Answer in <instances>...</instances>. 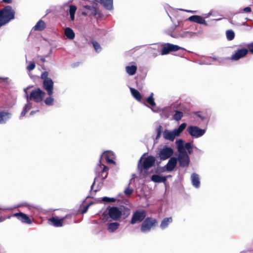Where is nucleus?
Returning a JSON list of instances; mask_svg holds the SVG:
<instances>
[{"label":"nucleus","mask_w":253,"mask_h":253,"mask_svg":"<svg viewBox=\"0 0 253 253\" xmlns=\"http://www.w3.org/2000/svg\"><path fill=\"white\" fill-rule=\"evenodd\" d=\"M241 253H253V251H245L241 252Z\"/></svg>","instance_id":"obj_51"},{"label":"nucleus","mask_w":253,"mask_h":253,"mask_svg":"<svg viewBox=\"0 0 253 253\" xmlns=\"http://www.w3.org/2000/svg\"><path fill=\"white\" fill-rule=\"evenodd\" d=\"M162 49L160 54L162 55H167L170 52L176 51L179 49L185 50V49L177 45L170 43H163L161 44Z\"/></svg>","instance_id":"obj_8"},{"label":"nucleus","mask_w":253,"mask_h":253,"mask_svg":"<svg viewBox=\"0 0 253 253\" xmlns=\"http://www.w3.org/2000/svg\"><path fill=\"white\" fill-rule=\"evenodd\" d=\"M132 182H134V177H132L130 180H129V182L128 184V186L130 185V184Z\"/></svg>","instance_id":"obj_49"},{"label":"nucleus","mask_w":253,"mask_h":253,"mask_svg":"<svg viewBox=\"0 0 253 253\" xmlns=\"http://www.w3.org/2000/svg\"><path fill=\"white\" fill-rule=\"evenodd\" d=\"M35 67V63L34 62H30L27 68L29 71H31L34 70Z\"/></svg>","instance_id":"obj_39"},{"label":"nucleus","mask_w":253,"mask_h":253,"mask_svg":"<svg viewBox=\"0 0 253 253\" xmlns=\"http://www.w3.org/2000/svg\"><path fill=\"white\" fill-rule=\"evenodd\" d=\"M195 115L199 117V118H200V119L202 120V121H204L205 120V119H206V117L204 116H203L201 113L199 112H196L195 113Z\"/></svg>","instance_id":"obj_41"},{"label":"nucleus","mask_w":253,"mask_h":253,"mask_svg":"<svg viewBox=\"0 0 253 253\" xmlns=\"http://www.w3.org/2000/svg\"><path fill=\"white\" fill-rule=\"evenodd\" d=\"M248 49L246 48L239 49L232 55L231 58L233 60H238L245 56L248 54Z\"/></svg>","instance_id":"obj_15"},{"label":"nucleus","mask_w":253,"mask_h":253,"mask_svg":"<svg viewBox=\"0 0 253 253\" xmlns=\"http://www.w3.org/2000/svg\"><path fill=\"white\" fill-rule=\"evenodd\" d=\"M171 37H174V38H177V36H174V35H171Z\"/></svg>","instance_id":"obj_61"},{"label":"nucleus","mask_w":253,"mask_h":253,"mask_svg":"<svg viewBox=\"0 0 253 253\" xmlns=\"http://www.w3.org/2000/svg\"><path fill=\"white\" fill-rule=\"evenodd\" d=\"M88 207H89V205H88V206H86L84 207V209H83V210H82V213H85V212L87 211V210H88Z\"/></svg>","instance_id":"obj_47"},{"label":"nucleus","mask_w":253,"mask_h":253,"mask_svg":"<svg viewBox=\"0 0 253 253\" xmlns=\"http://www.w3.org/2000/svg\"><path fill=\"white\" fill-rule=\"evenodd\" d=\"M113 156L114 153L112 151H109L104 152L100 156L99 163L95 169L96 177H95L94 181L90 187V195H91V191L93 189L96 178H100L103 180L107 178L108 174L109 168L103 164L101 161L105 160L107 163L109 164H115V161L112 159L113 158Z\"/></svg>","instance_id":"obj_1"},{"label":"nucleus","mask_w":253,"mask_h":253,"mask_svg":"<svg viewBox=\"0 0 253 253\" xmlns=\"http://www.w3.org/2000/svg\"><path fill=\"white\" fill-rule=\"evenodd\" d=\"M133 192V189L129 188V186L128 185L127 187H126L124 190V193L126 195L129 196Z\"/></svg>","instance_id":"obj_38"},{"label":"nucleus","mask_w":253,"mask_h":253,"mask_svg":"<svg viewBox=\"0 0 253 253\" xmlns=\"http://www.w3.org/2000/svg\"><path fill=\"white\" fill-rule=\"evenodd\" d=\"M53 84L54 83L51 79H46L43 81V87L49 96H51L53 94Z\"/></svg>","instance_id":"obj_12"},{"label":"nucleus","mask_w":253,"mask_h":253,"mask_svg":"<svg viewBox=\"0 0 253 253\" xmlns=\"http://www.w3.org/2000/svg\"><path fill=\"white\" fill-rule=\"evenodd\" d=\"M137 69L136 65H128L126 67V71L129 75L132 76L136 73Z\"/></svg>","instance_id":"obj_24"},{"label":"nucleus","mask_w":253,"mask_h":253,"mask_svg":"<svg viewBox=\"0 0 253 253\" xmlns=\"http://www.w3.org/2000/svg\"><path fill=\"white\" fill-rule=\"evenodd\" d=\"M189 35H190V32L187 31V32H184L182 34H181L180 35V37H185L188 36Z\"/></svg>","instance_id":"obj_45"},{"label":"nucleus","mask_w":253,"mask_h":253,"mask_svg":"<svg viewBox=\"0 0 253 253\" xmlns=\"http://www.w3.org/2000/svg\"><path fill=\"white\" fill-rule=\"evenodd\" d=\"M64 218H60L58 217H52L49 219V221L55 227H61L63 225Z\"/></svg>","instance_id":"obj_21"},{"label":"nucleus","mask_w":253,"mask_h":253,"mask_svg":"<svg viewBox=\"0 0 253 253\" xmlns=\"http://www.w3.org/2000/svg\"><path fill=\"white\" fill-rule=\"evenodd\" d=\"M38 111H39V110H36V111H32L30 112V115L31 116L33 115L35 113H36V112H38Z\"/></svg>","instance_id":"obj_50"},{"label":"nucleus","mask_w":253,"mask_h":253,"mask_svg":"<svg viewBox=\"0 0 253 253\" xmlns=\"http://www.w3.org/2000/svg\"><path fill=\"white\" fill-rule=\"evenodd\" d=\"M153 93H151L150 96L146 99V101L148 103L151 105L152 106H154L156 105V103L154 101V99L153 98Z\"/></svg>","instance_id":"obj_35"},{"label":"nucleus","mask_w":253,"mask_h":253,"mask_svg":"<svg viewBox=\"0 0 253 253\" xmlns=\"http://www.w3.org/2000/svg\"><path fill=\"white\" fill-rule=\"evenodd\" d=\"M175 114L173 116L174 120L178 121L181 119L183 116V113L178 110H175Z\"/></svg>","instance_id":"obj_31"},{"label":"nucleus","mask_w":253,"mask_h":253,"mask_svg":"<svg viewBox=\"0 0 253 253\" xmlns=\"http://www.w3.org/2000/svg\"><path fill=\"white\" fill-rule=\"evenodd\" d=\"M248 50L253 54V42L247 45Z\"/></svg>","instance_id":"obj_44"},{"label":"nucleus","mask_w":253,"mask_h":253,"mask_svg":"<svg viewBox=\"0 0 253 253\" xmlns=\"http://www.w3.org/2000/svg\"><path fill=\"white\" fill-rule=\"evenodd\" d=\"M102 201L105 203H113L116 201V199L114 198L104 197L102 198Z\"/></svg>","instance_id":"obj_37"},{"label":"nucleus","mask_w":253,"mask_h":253,"mask_svg":"<svg viewBox=\"0 0 253 253\" xmlns=\"http://www.w3.org/2000/svg\"><path fill=\"white\" fill-rule=\"evenodd\" d=\"M188 133L194 138H199L203 136L206 133L205 129H202L197 126H190L187 128Z\"/></svg>","instance_id":"obj_9"},{"label":"nucleus","mask_w":253,"mask_h":253,"mask_svg":"<svg viewBox=\"0 0 253 253\" xmlns=\"http://www.w3.org/2000/svg\"><path fill=\"white\" fill-rule=\"evenodd\" d=\"M188 20L196 23L197 24H203L205 26H208L207 22L205 20V19L199 15H192L190 16L188 19Z\"/></svg>","instance_id":"obj_17"},{"label":"nucleus","mask_w":253,"mask_h":253,"mask_svg":"<svg viewBox=\"0 0 253 253\" xmlns=\"http://www.w3.org/2000/svg\"><path fill=\"white\" fill-rule=\"evenodd\" d=\"M242 11H244L245 12H251L252 11V9L250 7H246L243 9L240 10L239 12L241 13Z\"/></svg>","instance_id":"obj_42"},{"label":"nucleus","mask_w":253,"mask_h":253,"mask_svg":"<svg viewBox=\"0 0 253 253\" xmlns=\"http://www.w3.org/2000/svg\"><path fill=\"white\" fill-rule=\"evenodd\" d=\"M211 14H212V13H211V11H210V12H209V13H207V15H209V17L210 16H211Z\"/></svg>","instance_id":"obj_54"},{"label":"nucleus","mask_w":253,"mask_h":253,"mask_svg":"<svg viewBox=\"0 0 253 253\" xmlns=\"http://www.w3.org/2000/svg\"><path fill=\"white\" fill-rule=\"evenodd\" d=\"M77 10V7L74 5H70L69 6V14L70 16V19L72 21L75 19V14Z\"/></svg>","instance_id":"obj_30"},{"label":"nucleus","mask_w":253,"mask_h":253,"mask_svg":"<svg viewBox=\"0 0 253 253\" xmlns=\"http://www.w3.org/2000/svg\"><path fill=\"white\" fill-rule=\"evenodd\" d=\"M100 3L107 10H112L113 8V0H100Z\"/></svg>","instance_id":"obj_23"},{"label":"nucleus","mask_w":253,"mask_h":253,"mask_svg":"<svg viewBox=\"0 0 253 253\" xmlns=\"http://www.w3.org/2000/svg\"><path fill=\"white\" fill-rule=\"evenodd\" d=\"M12 115L8 111H0V124H5L11 118Z\"/></svg>","instance_id":"obj_19"},{"label":"nucleus","mask_w":253,"mask_h":253,"mask_svg":"<svg viewBox=\"0 0 253 253\" xmlns=\"http://www.w3.org/2000/svg\"><path fill=\"white\" fill-rule=\"evenodd\" d=\"M143 156L141 157L138 163V170L140 173L142 172L143 170H147L149 169L152 167L155 163V158L152 156H149L146 157L141 163Z\"/></svg>","instance_id":"obj_6"},{"label":"nucleus","mask_w":253,"mask_h":253,"mask_svg":"<svg viewBox=\"0 0 253 253\" xmlns=\"http://www.w3.org/2000/svg\"><path fill=\"white\" fill-rule=\"evenodd\" d=\"M12 209V208H7V209H5V210H9V209H10V210H11Z\"/></svg>","instance_id":"obj_63"},{"label":"nucleus","mask_w":253,"mask_h":253,"mask_svg":"<svg viewBox=\"0 0 253 253\" xmlns=\"http://www.w3.org/2000/svg\"><path fill=\"white\" fill-rule=\"evenodd\" d=\"M0 80H8V78H0Z\"/></svg>","instance_id":"obj_56"},{"label":"nucleus","mask_w":253,"mask_h":253,"mask_svg":"<svg viewBox=\"0 0 253 253\" xmlns=\"http://www.w3.org/2000/svg\"><path fill=\"white\" fill-rule=\"evenodd\" d=\"M108 214L113 219L117 220L122 214V211H121L120 209L117 207H113L109 209Z\"/></svg>","instance_id":"obj_13"},{"label":"nucleus","mask_w":253,"mask_h":253,"mask_svg":"<svg viewBox=\"0 0 253 253\" xmlns=\"http://www.w3.org/2000/svg\"><path fill=\"white\" fill-rule=\"evenodd\" d=\"M204 18H207L209 17V15H207V13L204 14Z\"/></svg>","instance_id":"obj_53"},{"label":"nucleus","mask_w":253,"mask_h":253,"mask_svg":"<svg viewBox=\"0 0 253 253\" xmlns=\"http://www.w3.org/2000/svg\"><path fill=\"white\" fill-rule=\"evenodd\" d=\"M177 163V158L174 157H171L167 165L165 166V168L168 171H171L176 167Z\"/></svg>","instance_id":"obj_16"},{"label":"nucleus","mask_w":253,"mask_h":253,"mask_svg":"<svg viewBox=\"0 0 253 253\" xmlns=\"http://www.w3.org/2000/svg\"><path fill=\"white\" fill-rule=\"evenodd\" d=\"M134 176H135V174H132V177H134Z\"/></svg>","instance_id":"obj_62"},{"label":"nucleus","mask_w":253,"mask_h":253,"mask_svg":"<svg viewBox=\"0 0 253 253\" xmlns=\"http://www.w3.org/2000/svg\"><path fill=\"white\" fill-rule=\"evenodd\" d=\"M247 25H248L246 22H244L243 23V25H245V26H247Z\"/></svg>","instance_id":"obj_59"},{"label":"nucleus","mask_w":253,"mask_h":253,"mask_svg":"<svg viewBox=\"0 0 253 253\" xmlns=\"http://www.w3.org/2000/svg\"><path fill=\"white\" fill-rule=\"evenodd\" d=\"M91 43L93 45V46L97 53L100 52L102 50V48L100 45V44L95 41H91Z\"/></svg>","instance_id":"obj_33"},{"label":"nucleus","mask_w":253,"mask_h":253,"mask_svg":"<svg viewBox=\"0 0 253 253\" xmlns=\"http://www.w3.org/2000/svg\"><path fill=\"white\" fill-rule=\"evenodd\" d=\"M54 100V98L51 96H49L44 100V103L48 106H51L53 104Z\"/></svg>","instance_id":"obj_36"},{"label":"nucleus","mask_w":253,"mask_h":253,"mask_svg":"<svg viewBox=\"0 0 253 253\" xmlns=\"http://www.w3.org/2000/svg\"><path fill=\"white\" fill-rule=\"evenodd\" d=\"M64 33L66 37L70 40H72L75 38V33L73 30L69 27L65 28Z\"/></svg>","instance_id":"obj_27"},{"label":"nucleus","mask_w":253,"mask_h":253,"mask_svg":"<svg viewBox=\"0 0 253 253\" xmlns=\"http://www.w3.org/2000/svg\"><path fill=\"white\" fill-rule=\"evenodd\" d=\"M157 223V220L152 217H147L142 222L140 230L142 233L149 232Z\"/></svg>","instance_id":"obj_7"},{"label":"nucleus","mask_w":253,"mask_h":253,"mask_svg":"<svg viewBox=\"0 0 253 253\" xmlns=\"http://www.w3.org/2000/svg\"><path fill=\"white\" fill-rule=\"evenodd\" d=\"M157 135L156 136V139L159 138L161 135L162 131V126L160 125L156 129Z\"/></svg>","instance_id":"obj_40"},{"label":"nucleus","mask_w":253,"mask_h":253,"mask_svg":"<svg viewBox=\"0 0 253 253\" xmlns=\"http://www.w3.org/2000/svg\"><path fill=\"white\" fill-rule=\"evenodd\" d=\"M3 1L6 3H10L12 2V0H3Z\"/></svg>","instance_id":"obj_52"},{"label":"nucleus","mask_w":253,"mask_h":253,"mask_svg":"<svg viewBox=\"0 0 253 253\" xmlns=\"http://www.w3.org/2000/svg\"><path fill=\"white\" fill-rule=\"evenodd\" d=\"M212 59H214V60H216V59H217V58H216V57H214H214H212Z\"/></svg>","instance_id":"obj_60"},{"label":"nucleus","mask_w":253,"mask_h":253,"mask_svg":"<svg viewBox=\"0 0 253 253\" xmlns=\"http://www.w3.org/2000/svg\"><path fill=\"white\" fill-rule=\"evenodd\" d=\"M146 216V212L144 210H138L133 212L130 223L134 224L136 222L142 221Z\"/></svg>","instance_id":"obj_10"},{"label":"nucleus","mask_w":253,"mask_h":253,"mask_svg":"<svg viewBox=\"0 0 253 253\" xmlns=\"http://www.w3.org/2000/svg\"><path fill=\"white\" fill-rule=\"evenodd\" d=\"M41 60H42L43 62H45V59H44V58H41Z\"/></svg>","instance_id":"obj_57"},{"label":"nucleus","mask_w":253,"mask_h":253,"mask_svg":"<svg viewBox=\"0 0 253 253\" xmlns=\"http://www.w3.org/2000/svg\"><path fill=\"white\" fill-rule=\"evenodd\" d=\"M186 126V124L184 123L173 130L165 129L163 132L164 138L166 140L173 141L176 137L180 135L181 132L185 129Z\"/></svg>","instance_id":"obj_5"},{"label":"nucleus","mask_w":253,"mask_h":253,"mask_svg":"<svg viewBox=\"0 0 253 253\" xmlns=\"http://www.w3.org/2000/svg\"><path fill=\"white\" fill-rule=\"evenodd\" d=\"M41 78L43 80H45L46 79H50L48 77V73L47 72H44L41 75Z\"/></svg>","instance_id":"obj_43"},{"label":"nucleus","mask_w":253,"mask_h":253,"mask_svg":"<svg viewBox=\"0 0 253 253\" xmlns=\"http://www.w3.org/2000/svg\"><path fill=\"white\" fill-rule=\"evenodd\" d=\"M175 144L179 153L176 158L179 166L182 168L187 167L190 162L188 154H191L193 152L192 144L190 142L185 143L182 139H177Z\"/></svg>","instance_id":"obj_2"},{"label":"nucleus","mask_w":253,"mask_h":253,"mask_svg":"<svg viewBox=\"0 0 253 253\" xmlns=\"http://www.w3.org/2000/svg\"><path fill=\"white\" fill-rule=\"evenodd\" d=\"M120 224L118 222H111L108 224L107 230L110 232H113L119 227Z\"/></svg>","instance_id":"obj_28"},{"label":"nucleus","mask_w":253,"mask_h":253,"mask_svg":"<svg viewBox=\"0 0 253 253\" xmlns=\"http://www.w3.org/2000/svg\"><path fill=\"white\" fill-rule=\"evenodd\" d=\"M168 177L160 176L158 174H153L151 178V180L155 183L166 182Z\"/></svg>","instance_id":"obj_22"},{"label":"nucleus","mask_w":253,"mask_h":253,"mask_svg":"<svg viewBox=\"0 0 253 253\" xmlns=\"http://www.w3.org/2000/svg\"><path fill=\"white\" fill-rule=\"evenodd\" d=\"M173 153V150L171 148L165 146L159 151L158 155L161 160H165L170 158Z\"/></svg>","instance_id":"obj_11"},{"label":"nucleus","mask_w":253,"mask_h":253,"mask_svg":"<svg viewBox=\"0 0 253 253\" xmlns=\"http://www.w3.org/2000/svg\"><path fill=\"white\" fill-rule=\"evenodd\" d=\"M211 63L208 60H205L202 61V62L200 63V64H206V65H210Z\"/></svg>","instance_id":"obj_46"},{"label":"nucleus","mask_w":253,"mask_h":253,"mask_svg":"<svg viewBox=\"0 0 253 253\" xmlns=\"http://www.w3.org/2000/svg\"><path fill=\"white\" fill-rule=\"evenodd\" d=\"M180 10H183V11H185L186 12H190V13H195L196 11H193V10H184V9H180Z\"/></svg>","instance_id":"obj_48"},{"label":"nucleus","mask_w":253,"mask_h":253,"mask_svg":"<svg viewBox=\"0 0 253 253\" xmlns=\"http://www.w3.org/2000/svg\"><path fill=\"white\" fill-rule=\"evenodd\" d=\"M226 38L228 41H232L235 38V33L231 30H227L226 32Z\"/></svg>","instance_id":"obj_32"},{"label":"nucleus","mask_w":253,"mask_h":253,"mask_svg":"<svg viewBox=\"0 0 253 253\" xmlns=\"http://www.w3.org/2000/svg\"><path fill=\"white\" fill-rule=\"evenodd\" d=\"M84 8H85L86 11L82 12V14L84 16H95L96 15L97 12L94 4L91 5H85L84 6Z\"/></svg>","instance_id":"obj_14"},{"label":"nucleus","mask_w":253,"mask_h":253,"mask_svg":"<svg viewBox=\"0 0 253 253\" xmlns=\"http://www.w3.org/2000/svg\"><path fill=\"white\" fill-rule=\"evenodd\" d=\"M24 91L26 93L25 97L27 103L24 106L20 117L25 116L26 113L32 107L33 104L31 101L33 100L37 103L40 102L43 100L45 95V92L39 88L33 90L29 95L27 94L26 89H25Z\"/></svg>","instance_id":"obj_3"},{"label":"nucleus","mask_w":253,"mask_h":253,"mask_svg":"<svg viewBox=\"0 0 253 253\" xmlns=\"http://www.w3.org/2000/svg\"><path fill=\"white\" fill-rule=\"evenodd\" d=\"M172 221V217H166L161 222L160 224V228L162 229H164L166 228L169 224L171 223Z\"/></svg>","instance_id":"obj_26"},{"label":"nucleus","mask_w":253,"mask_h":253,"mask_svg":"<svg viewBox=\"0 0 253 253\" xmlns=\"http://www.w3.org/2000/svg\"><path fill=\"white\" fill-rule=\"evenodd\" d=\"M211 14H212V13H211V11H210V12H209V13H207V15H209V17L210 16H211Z\"/></svg>","instance_id":"obj_55"},{"label":"nucleus","mask_w":253,"mask_h":253,"mask_svg":"<svg viewBox=\"0 0 253 253\" xmlns=\"http://www.w3.org/2000/svg\"><path fill=\"white\" fill-rule=\"evenodd\" d=\"M130 90L133 97L137 100L140 101L141 99V95L139 92L137 90L132 87L130 88Z\"/></svg>","instance_id":"obj_29"},{"label":"nucleus","mask_w":253,"mask_h":253,"mask_svg":"<svg viewBox=\"0 0 253 253\" xmlns=\"http://www.w3.org/2000/svg\"><path fill=\"white\" fill-rule=\"evenodd\" d=\"M120 211H122V214L125 215V217L130 214V210L127 207L123 206L120 208Z\"/></svg>","instance_id":"obj_34"},{"label":"nucleus","mask_w":253,"mask_h":253,"mask_svg":"<svg viewBox=\"0 0 253 253\" xmlns=\"http://www.w3.org/2000/svg\"><path fill=\"white\" fill-rule=\"evenodd\" d=\"M96 192H97V190H95L94 191V193H95Z\"/></svg>","instance_id":"obj_64"},{"label":"nucleus","mask_w":253,"mask_h":253,"mask_svg":"<svg viewBox=\"0 0 253 253\" xmlns=\"http://www.w3.org/2000/svg\"><path fill=\"white\" fill-rule=\"evenodd\" d=\"M45 28V22L42 20H39L36 25L33 27V29L36 31H41Z\"/></svg>","instance_id":"obj_25"},{"label":"nucleus","mask_w":253,"mask_h":253,"mask_svg":"<svg viewBox=\"0 0 253 253\" xmlns=\"http://www.w3.org/2000/svg\"><path fill=\"white\" fill-rule=\"evenodd\" d=\"M191 181L192 185L193 187L196 188H198L200 187V177L198 174L196 173H193L191 175Z\"/></svg>","instance_id":"obj_20"},{"label":"nucleus","mask_w":253,"mask_h":253,"mask_svg":"<svg viewBox=\"0 0 253 253\" xmlns=\"http://www.w3.org/2000/svg\"><path fill=\"white\" fill-rule=\"evenodd\" d=\"M14 216L16 217L18 219L20 220L21 222L27 224H31L32 220L30 219L29 217L26 214L22 212L15 213L13 214Z\"/></svg>","instance_id":"obj_18"},{"label":"nucleus","mask_w":253,"mask_h":253,"mask_svg":"<svg viewBox=\"0 0 253 253\" xmlns=\"http://www.w3.org/2000/svg\"><path fill=\"white\" fill-rule=\"evenodd\" d=\"M15 11L11 6L7 5L0 10V16L1 21L0 27L8 23L11 20L14 18Z\"/></svg>","instance_id":"obj_4"},{"label":"nucleus","mask_w":253,"mask_h":253,"mask_svg":"<svg viewBox=\"0 0 253 253\" xmlns=\"http://www.w3.org/2000/svg\"><path fill=\"white\" fill-rule=\"evenodd\" d=\"M247 26L248 27V28H249L250 30L251 29V27L249 26V25H247Z\"/></svg>","instance_id":"obj_58"}]
</instances>
